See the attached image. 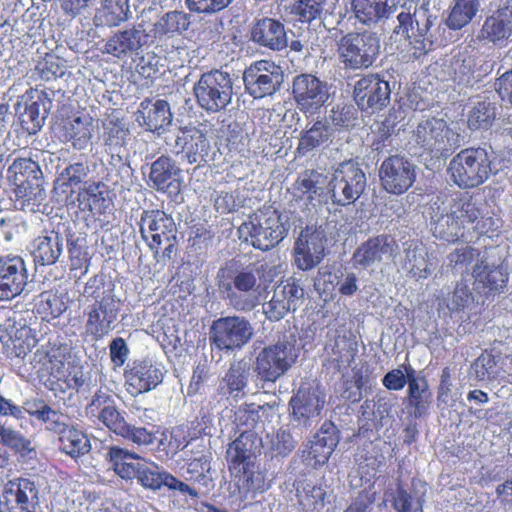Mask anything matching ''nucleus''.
<instances>
[{
	"instance_id": "nucleus-35",
	"label": "nucleus",
	"mask_w": 512,
	"mask_h": 512,
	"mask_svg": "<svg viewBox=\"0 0 512 512\" xmlns=\"http://www.w3.org/2000/svg\"><path fill=\"white\" fill-rule=\"evenodd\" d=\"M191 24L190 15L184 11L173 10L164 13L154 24L149 32L152 43L156 39L172 38L188 30Z\"/></svg>"
},
{
	"instance_id": "nucleus-26",
	"label": "nucleus",
	"mask_w": 512,
	"mask_h": 512,
	"mask_svg": "<svg viewBox=\"0 0 512 512\" xmlns=\"http://www.w3.org/2000/svg\"><path fill=\"white\" fill-rule=\"evenodd\" d=\"M304 295V290L294 282L276 287L271 300L263 305V312L271 321H279L289 312L295 311Z\"/></svg>"
},
{
	"instance_id": "nucleus-44",
	"label": "nucleus",
	"mask_w": 512,
	"mask_h": 512,
	"mask_svg": "<svg viewBox=\"0 0 512 512\" xmlns=\"http://www.w3.org/2000/svg\"><path fill=\"white\" fill-rule=\"evenodd\" d=\"M169 474L155 462L143 459L135 478L144 489L158 491L166 486Z\"/></svg>"
},
{
	"instance_id": "nucleus-23",
	"label": "nucleus",
	"mask_w": 512,
	"mask_h": 512,
	"mask_svg": "<svg viewBox=\"0 0 512 512\" xmlns=\"http://www.w3.org/2000/svg\"><path fill=\"white\" fill-rule=\"evenodd\" d=\"M325 235L320 229L306 227L295 242V263L303 271L315 267L324 256Z\"/></svg>"
},
{
	"instance_id": "nucleus-50",
	"label": "nucleus",
	"mask_w": 512,
	"mask_h": 512,
	"mask_svg": "<svg viewBox=\"0 0 512 512\" xmlns=\"http://www.w3.org/2000/svg\"><path fill=\"white\" fill-rule=\"evenodd\" d=\"M0 442L2 446H7L22 457L32 458L35 455V449L32 442L20 432L0 425Z\"/></svg>"
},
{
	"instance_id": "nucleus-63",
	"label": "nucleus",
	"mask_w": 512,
	"mask_h": 512,
	"mask_svg": "<svg viewBox=\"0 0 512 512\" xmlns=\"http://www.w3.org/2000/svg\"><path fill=\"white\" fill-rule=\"evenodd\" d=\"M356 110L351 105H336L328 116L335 127L347 128L354 125Z\"/></svg>"
},
{
	"instance_id": "nucleus-31",
	"label": "nucleus",
	"mask_w": 512,
	"mask_h": 512,
	"mask_svg": "<svg viewBox=\"0 0 512 512\" xmlns=\"http://www.w3.org/2000/svg\"><path fill=\"white\" fill-rule=\"evenodd\" d=\"M337 444L338 437L335 427L331 425L328 428H322L320 432L314 436L308 449L303 451V457L307 465L316 468L317 466L325 464Z\"/></svg>"
},
{
	"instance_id": "nucleus-27",
	"label": "nucleus",
	"mask_w": 512,
	"mask_h": 512,
	"mask_svg": "<svg viewBox=\"0 0 512 512\" xmlns=\"http://www.w3.org/2000/svg\"><path fill=\"white\" fill-rule=\"evenodd\" d=\"M250 38L257 45L272 51H281L288 47L284 24L270 17L255 20L250 30Z\"/></svg>"
},
{
	"instance_id": "nucleus-22",
	"label": "nucleus",
	"mask_w": 512,
	"mask_h": 512,
	"mask_svg": "<svg viewBox=\"0 0 512 512\" xmlns=\"http://www.w3.org/2000/svg\"><path fill=\"white\" fill-rule=\"evenodd\" d=\"M390 92L387 81L377 75H366L355 83L353 94L361 110L373 113L389 103Z\"/></svg>"
},
{
	"instance_id": "nucleus-64",
	"label": "nucleus",
	"mask_w": 512,
	"mask_h": 512,
	"mask_svg": "<svg viewBox=\"0 0 512 512\" xmlns=\"http://www.w3.org/2000/svg\"><path fill=\"white\" fill-rule=\"evenodd\" d=\"M41 77L47 81L65 76L66 67L60 62L59 59L51 56L45 59L43 63L39 64Z\"/></svg>"
},
{
	"instance_id": "nucleus-29",
	"label": "nucleus",
	"mask_w": 512,
	"mask_h": 512,
	"mask_svg": "<svg viewBox=\"0 0 512 512\" xmlns=\"http://www.w3.org/2000/svg\"><path fill=\"white\" fill-rule=\"evenodd\" d=\"M400 0H351L353 17L361 24L371 26L389 18Z\"/></svg>"
},
{
	"instance_id": "nucleus-43",
	"label": "nucleus",
	"mask_w": 512,
	"mask_h": 512,
	"mask_svg": "<svg viewBox=\"0 0 512 512\" xmlns=\"http://www.w3.org/2000/svg\"><path fill=\"white\" fill-rule=\"evenodd\" d=\"M480 8L479 0H453L446 25L451 30H460L467 26Z\"/></svg>"
},
{
	"instance_id": "nucleus-5",
	"label": "nucleus",
	"mask_w": 512,
	"mask_h": 512,
	"mask_svg": "<svg viewBox=\"0 0 512 512\" xmlns=\"http://www.w3.org/2000/svg\"><path fill=\"white\" fill-rule=\"evenodd\" d=\"M299 353L296 335L292 332L284 333L276 343L258 353L254 370L261 380L276 382L295 364Z\"/></svg>"
},
{
	"instance_id": "nucleus-40",
	"label": "nucleus",
	"mask_w": 512,
	"mask_h": 512,
	"mask_svg": "<svg viewBox=\"0 0 512 512\" xmlns=\"http://www.w3.org/2000/svg\"><path fill=\"white\" fill-rule=\"evenodd\" d=\"M332 134L333 130L326 120H317L311 125L308 124L301 133L297 150L301 155H305L327 143Z\"/></svg>"
},
{
	"instance_id": "nucleus-21",
	"label": "nucleus",
	"mask_w": 512,
	"mask_h": 512,
	"mask_svg": "<svg viewBox=\"0 0 512 512\" xmlns=\"http://www.w3.org/2000/svg\"><path fill=\"white\" fill-rule=\"evenodd\" d=\"M152 44V36L143 23L118 31L105 44V52L119 59L138 55L141 49Z\"/></svg>"
},
{
	"instance_id": "nucleus-12",
	"label": "nucleus",
	"mask_w": 512,
	"mask_h": 512,
	"mask_svg": "<svg viewBox=\"0 0 512 512\" xmlns=\"http://www.w3.org/2000/svg\"><path fill=\"white\" fill-rule=\"evenodd\" d=\"M254 336V327L243 316L220 317L210 328V341L219 350L233 352L242 349Z\"/></svg>"
},
{
	"instance_id": "nucleus-39",
	"label": "nucleus",
	"mask_w": 512,
	"mask_h": 512,
	"mask_svg": "<svg viewBox=\"0 0 512 512\" xmlns=\"http://www.w3.org/2000/svg\"><path fill=\"white\" fill-rule=\"evenodd\" d=\"M257 437L251 431L241 433L227 449V461L230 469H237L254 455L257 448Z\"/></svg>"
},
{
	"instance_id": "nucleus-7",
	"label": "nucleus",
	"mask_w": 512,
	"mask_h": 512,
	"mask_svg": "<svg viewBox=\"0 0 512 512\" xmlns=\"http://www.w3.org/2000/svg\"><path fill=\"white\" fill-rule=\"evenodd\" d=\"M454 182L461 188L483 184L491 174V160L485 148H467L460 151L448 167Z\"/></svg>"
},
{
	"instance_id": "nucleus-59",
	"label": "nucleus",
	"mask_w": 512,
	"mask_h": 512,
	"mask_svg": "<svg viewBox=\"0 0 512 512\" xmlns=\"http://www.w3.org/2000/svg\"><path fill=\"white\" fill-rule=\"evenodd\" d=\"M238 487L244 498H248L249 493L263 492L266 490L264 477L259 472H248L243 467V476L239 479Z\"/></svg>"
},
{
	"instance_id": "nucleus-56",
	"label": "nucleus",
	"mask_w": 512,
	"mask_h": 512,
	"mask_svg": "<svg viewBox=\"0 0 512 512\" xmlns=\"http://www.w3.org/2000/svg\"><path fill=\"white\" fill-rule=\"evenodd\" d=\"M471 275L467 274L457 282L455 289L451 295L450 303L448 308L451 311H458L467 307L471 302L474 301L473 294L469 288V282L471 281Z\"/></svg>"
},
{
	"instance_id": "nucleus-47",
	"label": "nucleus",
	"mask_w": 512,
	"mask_h": 512,
	"mask_svg": "<svg viewBox=\"0 0 512 512\" xmlns=\"http://www.w3.org/2000/svg\"><path fill=\"white\" fill-rule=\"evenodd\" d=\"M407 403L414 408L413 414L416 418H422L428 414L432 403V392L429 390L427 381L411 384L408 388Z\"/></svg>"
},
{
	"instance_id": "nucleus-41",
	"label": "nucleus",
	"mask_w": 512,
	"mask_h": 512,
	"mask_svg": "<svg viewBox=\"0 0 512 512\" xmlns=\"http://www.w3.org/2000/svg\"><path fill=\"white\" fill-rule=\"evenodd\" d=\"M130 14L128 0H101L94 16L96 26H118L128 20Z\"/></svg>"
},
{
	"instance_id": "nucleus-18",
	"label": "nucleus",
	"mask_w": 512,
	"mask_h": 512,
	"mask_svg": "<svg viewBox=\"0 0 512 512\" xmlns=\"http://www.w3.org/2000/svg\"><path fill=\"white\" fill-rule=\"evenodd\" d=\"M414 138L418 145L430 152L448 151L456 144V135L446 121L439 118L421 120L414 131Z\"/></svg>"
},
{
	"instance_id": "nucleus-51",
	"label": "nucleus",
	"mask_w": 512,
	"mask_h": 512,
	"mask_svg": "<svg viewBox=\"0 0 512 512\" xmlns=\"http://www.w3.org/2000/svg\"><path fill=\"white\" fill-rule=\"evenodd\" d=\"M59 440L61 442V450L73 458L84 455L91 449L88 437L73 427L60 437Z\"/></svg>"
},
{
	"instance_id": "nucleus-8",
	"label": "nucleus",
	"mask_w": 512,
	"mask_h": 512,
	"mask_svg": "<svg viewBox=\"0 0 512 512\" xmlns=\"http://www.w3.org/2000/svg\"><path fill=\"white\" fill-rule=\"evenodd\" d=\"M198 105L208 113L224 110L232 101L233 80L229 73L215 69L203 73L194 84Z\"/></svg>"
},
{
	"instance_id": "nucleus-30",
	"label": "nucleus",
	"mask_w": 512,
	"mask_h": 512,
	"mask_svg": "<svg viewBox=\"0 0 512 512\" xmlns=\"http://www.w3.org/2000/svg\"><path fill=\"white\" fill-rule=\"evenodd\" d=\"M0 341L13 349L17 357H24L36 344L32 329L11 319L0 325Z\"/></svg>"
},
{
	"instance_id": "nucleus-2",
	"label": "nucleus",
	"mask_w": 512,
	"mask_h": 512,
	"mask_svg": "<svg viewBox=\"0 0 512 512\" xmlns=\"http://www.w3.org/2000/svg\"><path fill=\"white\" fill-rule=\"evenodd\" d=\"M82 295L85 299V332L94 339H101L114 329L121 301L110 283L105 284L97 278L85 284Z\"/></svg>"
},
{
	"instance_id": "nucleus-58",
	"label": "nucleus",
	"mask_w": 512,
	"mask_h": 512,
	"mask_svg": "<svg viewBox=\"0 0 512 512\" xmlns=\"http://www.w3.org/2000/svg\"><path fill=\"white\" fill-rule=\"evenodd\" d=\"M98 419L117 435L125 432V427L128 424L121 412L118 411L116 404L102 408V411L99 412Z\"/></svg>"
},
{
	"instance_id": "nucleus-17",
	"label": "nucleus",
	"mask_w": 512,
	"mask_h": 512,
	"mask_svg": "<svg viewBox=\"0 0 512 512\" xmlns=\"http://www.w3.org/2000/svg\"><path fill=\"white\" fill-rule=\"evenodd\" d=\"M177 232L174 219L160 210L143 211L140 218V233L154 252V258L158 257V249L162 241H168Z\"/></svg>"
},
{
	"instance_id": "nucleus-46",
	"label": "nucleus",
	"mask_w": 512,
	"mask_h": 512,
	"mask_svg": "<svg viewBox=\"0 0 512 512\" xmlns=\"http://www.w3.org/2000/svg\"><path fill=\"white\" fill-rule=\"evenodd\" d=\"M103 185L91 183L78 194V201L83 210H89L93 215H102L108 207V200L101 190Z\"/></svg>"
},
{
	"instance_id": "nucleus-4",
	"label": "nucleus",
	"mask_w": 512,
	"mask_h": 512,
	"mask_svg": "<svg viewBox=\"0 0 512 512\" xmlns=\"http://www.w3.org/2000/svg\"><path fill=\"white\" fill-rule=\"evenodd\" d=\"M437 20L426 4L415 6L413 13L402 11L397 16L398 25L393 33L402 35L410 46L407 54L403 55L406 61L418 59L433 49L435 44L432 27Z\"/></svg>"
},
{
	"instance_id": "nucleus-45",
	"label": "nucleus",
	"mask_w": 512,
	"mask_h": 512,
	"mask_svg": "<svg viewBox=\"0 0 512 512\" xmlns=\"http://www.w3.org/2000/svg\"><path fill=\"white\" fill-rule=\"evenodd\" d=\"M129 130L119 119H110L104 125V145L112 156H119L129 138Z\"/></svg>"
},
{
	"instance_id": "nucleus-15",
	"label": "nucleus",
	"mask_w": 512,
	"mask_h": 512,
	"mask_svg": "<svg viewBox=\"0 0 512 512\" xmlns=\"http://www.w3.org/2000/svg\"><path fill=\"white\" fill-rule=\"evenodd\" d=\"M471 278L473 290L480 295L489 296L502 293L507 286L509 274L501 264L492 260L491 255H484L474 264Z\"/></svg>"
},
{
	"instance_id": "nucleus-60",
	"label": "nucleus",
	"mask_w": 512,
	"mask_h": 512,
	"mask_svg": "<svg viewBox=\"0 0 512 512\" xmlns=\"http://www.w3.org/2000/svg\"><path fill=\"white\" fill-rule=\"evenodd\" d=\"M233 0H185L190 12L212 15L224 10Z\"/></svg>"
},
{
	"instance_id": "nucleus-53",
	"label": "nucleus",
	"mask_w": 512,
	"mask_h": 512,
	"mask_svg": "<svg viewBox=\"0 0 512 512\" xmlns=\"http://www.w3.org/2000/svg\"><path fill=\"white\" fill-rule=\"evenodd\" d=\"M484 255H489V253L487 251L481 253L477 249L466 245L451 252L448 255V260L450 266L463 273L469 265L474 262L476 264L478 259L482 258Z\"/></svg>"
},
{
	"instance_id": "nucleus-16",
	"label": "nucleus",
	"mask_w": 512,
	"mask_h": 512,
	"mask_svg": "<svg viewBox=\"0 0 512 512\" xmlns=\"http://www.w3.org/2000/svg\"><path fill=\"white\" fill-rule=\"evenodd\" d=\"M325 404V393L315 382L303 383L290 400L293 420L309 426L320 415Z\"/></svg>"
},
{
	"instance_id": "nucleus-19",
	"label": "nucleus",
	"mask_w": 512,
	"mask_h": 512,
	"mask_svg": "<svg viewBox=\"0 0 512 512\" xmlns=\"http://www.w3.org/2000/svg\"><path fill=\"white\" fill-rule=\"evenodd\" d=\"M292 91L299 109L305 113L316 112L330 96L327 84L312 74L297 75Z\"/></svg>"
},
{
	"instance_id": "nucleus-25",
	"label": "nucleus",
	"mask_w": 512,
	"mask_h": 512,
	"mask_svg": "<svg viewBox=\"0 0 512 512\" xmlns=\"http://www.w3.org/2000/svg\"><path fill=\"white\" fill-rule=\"evenodd\" d=\"M395 249V241L386 235L370 238L355 250L353 254L354 266L366 269L376 267L381 263H387L393 260Z\"/></svg>"
},
{
	"instance_id": "nucleus-13",
	"label": "nucleus",
	"mask_w": 512,
	"mask_h": 512,
	"mask_svg": "<svg viewBox=\"0 0 512 512\" xmlns=\"http://www.w3.org/2000/svg\"><path fill=\"white\" fill-rule=\"evenodd\" d=\"M243 81L249 95L261 99L273 95L280 89L284 81V72L279 65L261 60L244 71Z\"/></svg>"
},
{
	"instance_id": "nucleus-38",
	"label": "nucleus",
	"mask_w": 512,
	"mask_h": 512,
	"mask_svg": "<svg viewBox=\"0 0 512 512\" xmlns=\"http://www.w3.org/2000/svg\"><path fill=\"white\" fill-rule=\"evenodd\" d=\"M180 169L168 156H161L151 164L149 179L157 190L178 189L176 176Z\"/></svg>"
},
{
	"instance_id": "nucleus-49",
	"label": "nucleus",
	"mask_w": 512,
	"mask_h": 512,
	"mask_svg": "<svg viewBox=\"0 0 512 512\" xmlns=\"http://www.w3.org/2000/svg\"><path fill=\"white\" fill-rule=\"evenodd\" d=\"M68 140L75 149L87 147L92 137L93 126L91 118L76 117L66 127Z\"/></svg>"
},
{
	"instance_id": "nucleus-55",
	"label": "nucleus",
	"mask_w": 512,
	"mask_h": 512,
	"mask_svg": "<svg viewBox=\"0 0 512 512\" xmlns=\"http://www.w3.org/2000/svg\"><path fill=\"white\" fill-rule=\"evenodd\" d=\"M46 118V111L40 112V104L34 101L25 106L20 113V122L24 130L29 134H36L43 126Z\"/></svg>"
},
{
	"instance_id": "nucleus-42",
	"label": "nucleus",
	"mask_w": 512,
	"mask_h": 512,
	"mask_svg": "<svg viewBox=\"0 0 512 512\" xmlns=\"http://www.w3.org/2000/svg\"><path fill=\"white\" fill-rule=\"evenodd\" d=\"M425 496L424 485L421 484L420 488H417L413 482L412 488L407 490L399 483L391 502L397 512H423Z\"/></svg>"
},
{
	"instance_id": "nucleus-52",
	"label": "nucleus",
	"mask_w": 512,
	"mask_h": 512,
	"mask_svg": "<svg viewBox=\"0 0 512 512\" xmlns=\"http://www.w3.org/2000/svg\"><path fill=\"white\" fill-rule=\"evenodd\" d=\"M293 12L303 22H311L316 18H323L329 13L325 0H299L293 7Z\"/></svg>"
},
{
	"instance_id": "nucleus-57",
	"label": "nucleus",
	"mask_w": 512,
	"mask_h": 512,
	"mask_svg": "<svg viewBox=\"0 0 512 512\" xmlns=\"http://www.w3.org/2000/svg\"><path fill=\"white\" fill-rule=\"evenodd\" d=\"M271 452L275 456H287L295 447V441L290 432L280 429L267 436Z\"/></svg>"
},
{
	"instance_id": "nucleus-61",
	"label": "nucleus",
	"mask_w": 512,
	"mask_h": 512,
	"mask_svg": "<svg viewBox=\"0 0 512 512\" xmlns=\"http://www.w3.org/2000/svg\"><path fill=\"white\" fill-rule=\"evenodd\" d=\"M16 195L23 199L22 205L40 204L46 197L45 190L38 182L35 184L22 182L17 187Z\"/></svg>"
},
{
	"instance_id": "nucleus-34",
	"label": "nucleus",
	"mask_w": 512,
	"mask_h": 512,
	"mask_svg": "<svg viewBox=\"0 0 512 512\" xmlns=\"http://www.w3.org/2000/svg\"><path fill=\"white\" fill-rule=\"evenodd\" d=\"M137 120H143V125L150 131L163 129L171 124L173 115L169 103L158 99L155 102L145 99L140 104Z\"/></svg>"
},
{
	"instance_id": "nucleus-1",
	"label": "nucleus",
	"mask_w": 512,
	"mask_h": 512,
	"mask_svg": "<svg viewBox=\"0 0 512 512\" xmlns=\"http://www.w3.org/2000/svg\"><path fill=\"white\" fill-rule=\"evenodd\" d=\"M481 203L468 194L438 196L430 205L431 231L448 242L471 239L472 233H487L491 218H484Z\"/></svg>"
},
{
	"instance_id": "nucleus-37",
	"label": "nucleus",
	"mask_w": 512,
	"mask_h": 512,
	"mask_svg": "<svg viewBox=\"0 0 512 512\" xmlns=\"http://www.w3.org/2000/svg\"><path fill=\"white\" fill-rule=\"evenodd\" d=\"M512 34V24L507 19V10H499L487 17L478 38L496 45L502 44Z\"/></svg>"
},
{
	"instance_id": "nucleus-36",
	"label": "nucleus",
	"mask_w": 512,
	"mask_h": 512,
	"mask_svg": "<svg viewBox=\"0 0 512 512\" xmlns=\"http://www.w3.org/2000/svg\"><path fill=\"white\" fill-rule=\"evenodd\" d=\"M107 459L113 471L124 480L135 478L143 461L138 454L118 446L109 448Z\"/></svg>"
},
{
	"instance_id": "nucleus-24",
	"label": "nucleus",
	"mask_w": 512,
	"mask_h": 512,
	"mask_svg": "<svg viewBox=\"0 0 512 512\" xmlns=\"http://www.w3.org/2000/svg\"><path fill=\"white\" fill-rule=\"evenodd\" d=\"M2 499V504L17 512H37L40 504L37 485L26 478L10 481L5 487Z\"/></svg>"
},
{
	"instance_id": "nucleus-54",
	"label": "nucleus",
	"mask_w": 512,
	"mask_h": 512,
	"mask_svg": "<svg viewBox=\"0 0 512 512\" xmlns=\"http://www.w3.org/2000/svg\"><path fill=\"white\" fill-rule=\"evenodd\" d=\"M426 252L421 247H411L406 249V265L407 269L418 278H427L432 270L430 264L425 258Z\"/></svg>"
},
{
	"instance_id": "nucleus-10",
	"label": "nucleus",
	"mask_w": 512,
	"mask_h": 512,
	"mask_svg": "<svg viewBox=\"0 0 512 512\" xmlns=\"http://www.w3.org/2000/svg\"><path fill=\"white\" fill-rule=\"evenodd\" d=\"M229 305L240 312H250L262 301L261 285L251 266L233 273L229 282L220 286Z\"/></svg>"
},
{
	"instance_id": "nucleus-9",
	"label": "nucleus",
	"mask_w": 512,
	"mask_h": 512,
	"mask_svg": "<svg viewBox=\"0 0 512 512\" xmlns=\"http://www.w3.org/2000/svg\"><path fill=\"white\" fill-rule=\"evenodd\" d=\"M367 179L359 164L344 161L334 169L327 189L334 204L346 206L354 203L365 191Z\"/></svg>"
},
{
	"instance_id": "nucleus-62",
	"label": "nucleus",
	"mask_w": 512,
	"mask_h": 512,
	"mask_svg": "<svg viewBox=\"0 0 512 512\" xmlns=\"http://www.w3.org/2000/svg\"><path fill=\"white\" fill-rule=\"evenodd\" d=\"M496 357L491 353L484 352L474 361L472 369L478 380L493 379L496 377Z\"/></svg>"
},
{
	"instance_id": "nucleus-14",
	"label": "nucleus",
	"mask_w": 512,
	"mask_h": 512,
	"mask_svg": "<svg viewBox=\"0 0 512 512\" xmlns=\"http://www.w3.org/2000/svg\"><path fill=\"white\" fill-rule=\"evenodd\" d=\"M379 177L382 187L388 193L399 195L414 183L416 166L404 156H390L382 162Z\"/></svg>"
},
{
	"instance_id": "nucleus-11",
	"label": "nucleus",
	"mask_w": 512,
	"mask_h": 512,
	"mask_svg": "<svg viewBox=\"0 0 512 512\" xmlns=\"http://www.w3.org/2000/svg\"><path fill=\"white\" fill-rule=\"evenodd\" d=\"M170 153L188 164L207 163L211 149L207 132L197 127H183L165 137Z\"/></svg>"
},
{
	"instance_id": "nucleus-33",
	"label": "nucleus",
	"mask_w": 512,
	"mask_h": 512,
	"mask_svg": "<svg viewBox=\"0 0 512 512\" xmlns=\"http://www.w3.org/2000/svg\"><path fill=\"white\" fill-rule=\"evenodd\" d=\"M250 377V366L245 360L233 361L221 378L218 391L223 396L238 397L244 394Z\"/></svg>"
},
{
	"instance_id": "nucleus-32",
	"label": "nucleus",
	"mask_w": 512,
	"mask_h": 512,
	"mask_svg": "<svg viewBox=\"0 0 512 512\" xmlns=\"http://www.w3.org/2000/svg\"><path fill=\"white\" fill-rule=\"evenodd\" d=\"M64 251V238L55 231L38 236L32 243L34 262L40 265L55 264Z\"/></svg>"
},
{
	"instance_id": "nucleus-20",
	"label": "nucleus",
	"mask_w": 512,
	"mask_h": 512,
	"mask_svg": "<svg viewBox=\"0 0 512 512\" xmlns=\"http://www.w3.org/2000/svg\"><path fill=\"white\" fill-rule=\"evenodd\" d=\"M28 282V271L22 257L7 254L0 257V301L19 296Z\"/></svg>"
},
{
	"instance_id": "nucleus-28",
	"label": "nucleus",
	"mask_w": 512,
	"mask_h": 512,
	"mask_svg": "<svg viewBox=\"0 0 512 512\" xmlns=\"http://www.w3.org/2000/svg\"><path fill=\"white\" fill-rule=\"evenodd\" d=\"M163 375L160 364L149 360L135 362L125 375L127 391L133 396L148 392L162 382Z\"/></svg>"
},
{
	"instance_id": "nucleus-3",
	"label": "nucleus",
	"mask_w": 512,
	"mask_h": 512,
	"mask_svg": "<svg viewBox=\"0 0 512 512\" xmlns=\"http://www.w3.org/2000/svg\"><path fill=\"white\" fill-rule=\"evenodd\" d=\"M289 217L272 207H264L250 215L238 228L240 239L254 248L268 251L288 235Z\"/></svg>"
},
{
	"instance_id": "nucleus-6",
	"label": "nucleus",
	"mask_w": 512,
	"mask_h": 512,
	"mask_svg": "<svg viewBox=\"0 0 512 512\" xmlns=\"http://www.w3.org/2000/svg\"><path fill=\"white\" fill-rule=\"evenodd\" d=\"M380 37L373 31L349 32L337 42V52L345 68L371 67L380 54Z\"/></svg>"
},
{
	"instance_id": "nucleus-48",
	"label": "nucleus",
	"mask_w": 512,
	"mask_h": 512,
	"mask_svg": "<svg viewBox=\"0 0 512 512\" xmlns=\"http://www.w3.org/2000/svg\"><path fill=\"white\" fill-rule=\"evenodd\" d=\"M496 117L495 105L487 100L478 101L468 115V126L473 130L488 129Z\"/></svg>"
}]
</instances>
